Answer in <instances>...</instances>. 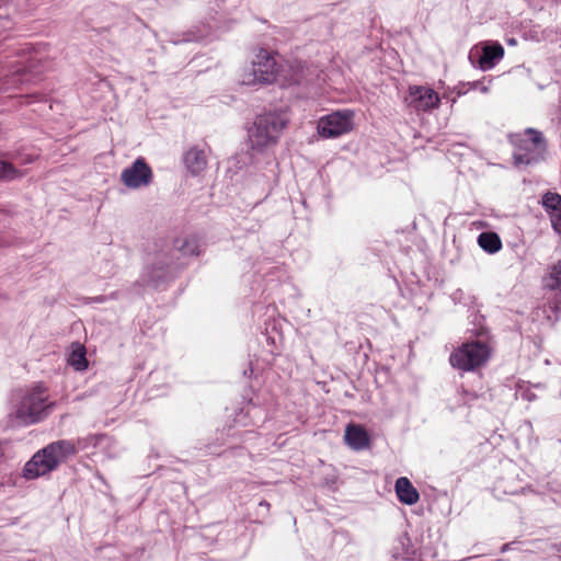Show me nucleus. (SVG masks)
<instances>
[{"label":"nucleus","mask_w":561,"mask_h":561,"mask_svg":"<svg viewBox=\"0 0 561 561\" xmlns=\"http://www.w3.org/2000/svg\"><path fill=\"white\" fill-rule=\"evenodd\" d=\"M546 286L550 289L561 286V260L550 267L549 275L546 278Z\"/></svg>","instance_id":"18"},{"label":"nucleus","mask_w":561,"mask_h":561,"mask_svg":"<svg viewBox=\"0 0 561 561\" xmlns=\"http://www.w3.org/2000/svg\"><path fill=\"white\" fill-rule=\"evenodd\" d=\"M287 124L288 119L282 113L270 112L256 116L248 129L251 149L261 151L275 145Z\"/></svg>","instance_id":"3"},{"label":"nucleus","mask_w":561,"mask_h":561,"mask_svg":"<svg viewBox=\"0 0 561 561\" xmlns=\"http://www.w3.org/2000/svg\"><path fill=\"white\" fill-rule=\"evenodd\" d=\"M344 439L354 450H364L370 447V437L362 425L348 424L345 428Z\"/></svg>","instance_id":"12"},{"label":"nucleus","mask_w":561,"mask_h":561,"mask_svg":"<svg viewBox=\"0 0 561 561\" xmlns=\"http://www.w3.org/2000/svg\"><path fill=\"white\" fill-rule=\"evenodd\" d=\"M491 355V347L481 341L468 342L456 348L449 357L453 367L471 371L484 365Z\"/></svg>","instance_id":"6"},{"label":"nucleus","mask_w":561,"mask_h":561,"mask_svg":"<svg viewBox=\"0 0 561 561\" xmlns=\"http://www.w3.org/2000/svg\"><path fill=\"white\" fill-rule=\"evenodd\" d=\"M541 205L550 220L552 229L558 234H561V195L547 192L541 197Z\"/></svg>","instance_id":"11"},{"label":"nucleus","mask_w":561,"mask_h":561,"mask_svg":"<svg viewBox=\"0 0 561 561\" xmlns=\"http://www.w3.org/2000/svg\"><path fill=\"white\" fill-rule=\"evenodd\" d=\"M510 546H511V543L503 545L502 548H501V552L507 551L510 549Z\"/></svg>","instance_id":"23"},{"label":"nucleus","mask_w":561,"mask_h":561,"mask_svg":"<svg viewBox=\"0 0 561 561\" xmlns=\"http://www.w3.org/2000/svg\"><path fill=\"white\" fill-rule=\"evenodd\" d=\"M108 439L106 434H91L84 438L78 439V446L85 449L90 446L96 448L103 440Z\"/></svg>","instance_id":"19"},{"label":"nucleus","mask_w":561,"mask_h":561,"mask_svg":"<svg viewBox=\"0 0 561 561\" xmlns=\"http://www.w3.org/2000/svg\"><path fill=\"white\" fill-rule=\"evenodd\" d=\"M394 489L399 501L403 504L414 505L420 500L419 491L405 477L397 479Z\"/></svg>","instance_id":"15"},{"label":"nucleus","mask_w":561,"mask_h":561,"mask_svg":"<svg viewBox=\"0 0 561 561\" xmlns=\"http://www.w3.org/2000/svg\"><path fill=\"white\" fill-rule=\"evenodd\" d=\"M280 67L272 53L260 48L252 62V71L243 76L242 82L244 84L276 82L282 76Z\"/></svg>","instance_id":"7"},{"label":"nucleus","mask_w":561,"mask_h":561,"mask_svg":"<svg viewBox=\"0 0 561 561\" xmlns=\"http://www.w3.org/2000/svg\"><path fill=\"white\" fill-rule=\"evenodd\" d=\"M504 57V48L500 43L484 45L478 60L479 68L483 71L491 70Z\"/></svg>","instance_id":"13"},{"label":"nucleus","mask_w":561,"mask_h":561,"mask_svg":"<svg viewBox=\"0 0 561 561\" xmlns=\"http://www.w3.org/2000/svg\"><path fill=\"white\" fill-rule=\"evenodd\" d=\"M19 175V171L11 163L0 161V179L12 180Z\"/></svg>","instance_id":"20"},{"label":"nucleus","mask_w":561,"mask_h":561,"mask_svg":"<svg viewBox=\"0 0 561 561\" xmlns=\"http://www.w3.org/2000/svg\"><path fill=\"white\" fill-rule=\"evenodd\" d=\"M121 180L128 188H139L152 182V170L144 158H138L134 163L123 170Z\"/></svg>","instance_id":"10"},{"label":"nucleus","mask_w":561,"mask_h":561,"mask_svg":"<svg viewBox=\"0 0 561 561\" xmlns=\"http://www.w3.org/2000/svg\"><path fill=\"white\" fill-rule=\"evenodd\" d=\"M73 440L59 439L37 450L23 468V477L34 480L55 471L69 457L77 454Z\"/></svg>","instance_id":"1"},{"label":"nucleus","mask_w":561,"mask_h":561,"mask_svg":"<svg viewBox=\"0 0 561 561\" xmlns=\"http://www.w3.org/2000/svg\"><path fill=\"white\" fill-rule=\"evenodd\" d=\"M85 347L80 343L72 344V351L69 355L68 363L78 371H83L88 368Z\"/></svg>","instance_id":"16"},{"label":"nucleus","mask_w":561,"mask_h":561,"mask_svg":"<svg viewBox=\"0 0 561 561\" xmlns=\"http://www.w3.org/2000/svg\"><path fill=\"white\" fill-rule=\"evenodd\" d=\"M354 112L336 111L321 117L318 122V133L323 138H335L350 133L354 128Z\"/></svg>","instance_id":"8"},{"label":"nucleus","mask_w":561,"mask_h":561,"mask_svg":"<svg viewBox=\"0 0 561 561\" xmlns=\"http://www.w3.org/2000/svg\"><path fill=\"white\" fill-rule=\"evenodd\" d=\"M183 160L187 170L194 175L202 173L207 167L206 153L197 146L190 148L185 152Z\"/></svg>","instance_id":"14"},{"label":"nucleus","mask_w":561,"mask_h":561,"mask_svg":"<svg viewBox=\"0 0 561 561\" xmlns=\"http://www.w3.org/2000/svg\"><path fill=\"white\" fill-rule=\"evenodd\" d=\"M478 244L488 253H496L502 248V241L495 232H482L478 237Z\"/></svg>","instance_id":"17"},{"label":"nucleus","mask_w":561,"mask_h":561,"mask_svg":"<svg viewBox=\"0 0 561 561\" xmlns=\"http://www.w3.org/2000/svg\"><path fill=\"white\" fill-rule=\"evenodd\" d=\"M291 69H295L294 75L290 78L284 77V84H298L302 79V65L300 62H295V65H289Z\"/></svg>","instance_id":"21"},{"label":"nucleus","mask_w":561,"mask_h":561,"mask_svg":"<svg viewBox=\"0 0 561 561\" xmlns=\"http://www.w3.org/2000/svg\"><path fill=\"white\" fill-rule=\"evenodd\" d=\"M184 254H198L197 252V244L195 241L185 240L183 244L179 248Z\"/></svg>","instance_id":"22"},{"label":"nucleus","mask_w":561,"mask_h":561,"mask_svg":"<svg viewBox=\"0 0 561 561\" xmlns=\"http://www.w3.org/2000/svg\"><path fill=\"white\" fill-rule=\"evenodd\" d=\"M41 59L31 44L12 48L1 60V79L5 90L18 88L24 82L23 76L38 68Z\"/></svg>","instance_id":"2"},{"label":"nucleus","mask_w":561,"mask_h":561,"mask_svg":"<svg viewBox=\"0 0 561 561\" xmlns=\"http://www.w3.org/2000/svg\"><path fill=\"white\" fill-rule=\"evenodd\" d=\"M405 106L415 112H430L440 104L438 93L425 85H410L403 99Z\"/></svg>","instance_id":"9"},{"label":"nucleus","mask_w":561,"mask_h":561,"mask_svg":"<svg viewBox=\"0 0 561 561\" xmlns=\"http://www.w3.org/2000/svg\"><path fill=\"white\" fill-rule=\"evenodd\" d=\"M53 403L48 402L47 389L43 385H36L27 391L16 405L14 417L19 425L38 423L47 416Z\"/></svg>","instance_id":"5"},{"label":"nucleus","mask_w":561,"mask_h":561,"mask_svg":"<svg viewBox=\"0 0 561 561\" xmlns=\"http://www.w3.org/2000/svg\"><path fill=\"white\" fill-rule=\"evenodd\" d=\"M510 141L514 146L515 165L537 163L545 157L547 142L542 133L537 129L527 128L524 134L511 135Z\"/></svg>","instance_id":"4"}]
</instances>
